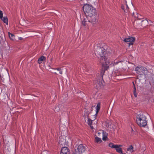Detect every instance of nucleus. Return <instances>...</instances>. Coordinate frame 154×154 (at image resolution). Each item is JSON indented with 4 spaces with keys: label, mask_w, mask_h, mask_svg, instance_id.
Segmentation results:
<instances>
[{
    "label": "nucleus",
    "mask_w": 154,
    "mask_h": 154,
    "mask_svg": "<svg viewBox=\"0 0 154 154\" xmlns=\"http://www.w3.org/2000/svg\"><path fill=\"white\" fill-rule=\"evenodd\" d=\"M109 147H111V148L115 149V147L116 146V145H115L114 143H110L109 144Z\"/></svg>",
    "instance_id": "aec40b11"
},
{
    "label": "nucleus",
    "mask_w": 154,
    "mask_h": 154,
    "mask_svg": "<svg viewBox=\"0 0 154 154\" xmlns=\"http://www.w3.org/2000/svg\"><path fill=\"white\" fill-rule=\"evenodd\" d=\"M126 7H127V8H126V10H124V8H125L124 6L123 5H122L121 6L122 9L123 10H124V11L125 12H127L128 11H129V8H128L127 4H126Z\"/></svg>",
    "instance_id": "a211bd4d"
},
{
    "label": "nucleus",
    "mask_w": 154,
    "mask_h": 154,
    "mask_svg": "<svg viewBox=\"0 0 154 154\" xmlns=\"http://www.w3.org/2000/svg\"><path fill=\"white\" fill-rule=\"evenodd\" d=\"M95 53L99 59L100 62H102L105 60V55L106 53V50L103 47H100L96 45L94 47Z\"/></svg>",
    "instance_id": "f03ea898"
},
{
    "label": "nucleus",
    "mask_w": 154,
    "mask_h": 154,
    "mask_svg": "<svg viewBox=\"0 0 154 154\" xmlns=\"http://www.w3.org/2000/svg\"><path fill=\"white\" fill-rule=\"evenodd\" d=\"M116 152L119 153H122V150L121 148L119 147L118 146V145H116V146L115 148Z\"/></svg>",
    "instance_id": "9b49d317"
},
{
    "label": "nucleus",
    "mask_w": 154,
    "mask_h": 154,
    "mask_svg": "<svg viewBox=\"0 0 154 154\" xmlns=\"http://www.w3.org/2000/svg\"><path fill=\"white\" fill-rule=\"evenodd\" d=\"M128 151L129 152V153H131L134 151V148L132 145H130L127 149Z\"/></svg>",
    "instance_id": "f8f14e48"
},
{
    "label": "nucleus",
    "mask_w": 154,
    "mask_h": 154,
    "mask_svg": "<svg viewBox=\"0 0 154 154\" xmlns=\"http://www.w3.org/2000/svg\"><path fill=\"white\" fill-rule=\"evenodd\" d=\"M60 138H61V137H60L59 138V143H61L60 142Z\"/></svg>",
    "instance_id": "7c9ffc66"
},
{
    "label": "nucleus",
    "mask_w": 154,
    "mask_h": 154,
    "mask_svg": "<svg viewBox=\"0 0 154 154\" xmlns=\"http://www.w3.org/2000/svg\"><path fill=\"white\" fill-rule=\"evenodd\" d=\"M103 138L102 139L103 140H106V139L107 138V134L106 133L104 132L103 131Z\"/></svg>",
    "instance_id": "2eb2a0df"
},
{
    "label": "nucleus",
    "mask_w": 154,
    "mask_h": 154,
    "mask_svg": "<svg viewBox=\"0 0 154 154\" xmlns=\"http://www.w3.org/2000/svg\"><path fill=\"white\" fill-rule=\"evenodd\" d=\"M100 108V103H97V104L96 107V114L94 115V118L96 117L97 115L98 114L99 110Z\"/></svg>",
    "instance_id": "1a4fd4ad"
},
{
    "label": "nucleus",
    "mask_w": 154,
    "mask_h": 154,
    "mask_svg": "<svg viewBox=\"0 0 154 154\" xmlns=\"http://www.w3.org/2000/svg\"><path fill=\"white\" fill-rule=\"evenodd\" d=\"M64 140V139H63V140L62 141H63Z\"/></svg>",
    "instance_id": "f704fd0d"
},
{
    "label": "nucleus",
    "mask_w": 154,
    "mask_h": 154,
    "mask_svg": "<svg viewBox=\"0 0 154 154\" xmlns=\"http://www.w3.org/2000/svg\"><path fill=\"white\" fill-rule=\"evenodd\" d=\"M88 123L89 125H92V120H91L90 119H88Z\"/></svg>",
    "instance_id": "412c9836"
},
{
    "label": "nucleus",
    "mask_w": 154,
    "mask_h": 154,
    "mask_svg": "<svg viewBox=\"0 0 154 154\" xmlns=\"http://www.w3.org/2000/svg\"><path fill=\"white\" fill-rule=\"evenodd\" d=\"M133 15H134V13H133L132 14Z\"/></svg>",
    "instance_id": "473e14b6"
},
{
    "label": "nucleus",
    "mask_w": 154,
    "mask_h": 154,
    "mask_svg": "<svg viewBox=\"0 0 154 154\" xmlns=\"http://www.w3.org/2000/svg\"><path fill=\"white\" fill-rule=\"evenodd\" d=\"M1 39H0V44H1Z\"/></svg>",
    "instance_id": "72a5a7b5"
},
{
    "label": "nucleus",
    "mask_w": 154,
    "mask_h": 154,
    "mask_svg": "<svg viewBox=\"0 0 154 154\" xmlns=\"http://www.w3.org/2000/svg\"><path fill=\"white\" fill-rule=\"evenodd\" d=\"M60 154H69V149L66 147H63L61 149Z\"/></svg>",
    "instance_id": "6e6552de"
},
{
    "label": "nucleus",
    "mask_w": 154,
    "mask_h": 154,
    "mask_svg": "<svg viewBox=\"0 0 154 154\" xmlns=\"http://www.w3.org/2000/svg\"><path fill=\"white\" fill-rule=\"evenodd\" d=\"M54 73L55 74H57V73L56 72H54Z\"/></svg>",
    "instance_id": "e433bc0d"
},
{
    "label": "nucleus",
    "mask_w": 154,
    "mask_h": 154,
    "mask_svg": "<svg viewBox=\"0 0 154 154\" xmlns=\"http://www.w3.org/2000/svg\"><path fill=\"white\" fill-rule=\"evenodd\" d=\"M122 154H126V153H122Z\"/></svg>",
    "instance_id": "c9c22d12"
},
{
    "label": "nucleus",
    "mask_w": 154,
    "mask_h": 154,
    "mask_svg": "<svg viewBox=\"0 0 154 154\" xmlns=\"http://www.w3.org/2000/svg\"><path fill=\"white\" fill-rule=\"evenodd\" d=\"M95 141L97 143H101V142L102 141L101 139L97 137H95Z\"/></svg>",
    "instance_id": "f3484780"
},
{
    "label": "nucleus",
    "mask_w": 154,
    "mask_h": 154,
    "mask_svg": "<svg viewBox=\"0 0 154 154\" xmlns=\"http://www.w3.org/2000/svg\"><path fill=\"white\" fill-rule=\"evenodd\" d=\"M135 40V38L131 37H128V38H125L124 41L125 42H128L130 43L129 44V46L133 44V42H134Z\"/></svg>",
    "instance_id": "423d86ee"
},
{
    "label": "nucleus",
    "mask_w": 154,
    "mask_h": 154,
    "mask_svg": "<svg viewBox=\"0 0 154 154\" xmlns=\"http://www.w3.org/2000/svg\"><path fill=\"white\" fill-rule=\"evenodd\" d=\"M55 69L57 70L58 71H59L61 70V69L60 68H56Z\"/></svg>",
    "instance_id": "a878e982"
},
{
    "label": "nucleus",
    "mask_w": 154,
    "mask_h": 154,
    "mask_svg": "<svg viewBox=\"0 0 154 154\" xmlns=\"http://www.w3.org/2000/svg\"><path fill=\"white\" fill-rule=\"evenodd\" d=\"M59 73L61 74H62L63 73L62 71L60 70V71Z\"/></svg>",
    "instance_id": "c85d7f7f"
},
{
    "label": "nucleus",
    "mask_w": 154,
    "mask_h": 154,
    "mask_svg": "<svg viewBox=\"0 0 154 154\" xmlns=\"http://www.w3.org/2000/svg\"><path fill=\"white\" fill-rule=\"evenodd\" d=\"M138 17H139V16H137V18H138Z\"/></svg>",
    "instance_id": "58836bf2"
},
{
    "label": "nucleus",
    "mask_w": 154,
    "mask_h": 154,
    "mask_svg": "<svg viewBox=\"0 0 154 154\" xmlns=\"http://www.w3.org/2000/svg\"><path fill=\"white\" fill-rule=\"evenodd\" d=\"M147 22V20H143L142 21V22Z\"/></svg>",
    "instance_id": "c756f323"
},
{
    "label": "nucleus",
    "mask_w": 154,
    "mask_h": 154,
    "mask_svg": "<svg viewBox=\"0 0 154 154\" xmlns=\"http://www.w3.org/2000/svg\"><path fill=\"white\" fill-rule=\"evenodd\" d=\"M82 24L84 26H85L87 24L86 23L87 22V20L85 19V18L84 19H83L82 20Z\"/></svg>",
    "instance_id": "6ab92c4d"
},
{
    "label": "nucleus",
    "mask_w": 154,
    "mask_h": 154,
    "mask_svg": "<svg viewBox=\"0 0 154 154\" xmlns=\"http://www.w3.org/2000/svg\"><path fill=\"white\" fill-rule=\"evenodd\" d=\"M135 70L137 74L140 75H146L148 73L147 69L143 66H137L135 68Z\"/></svg>",
    "instance_id": "20e7f679"
},
{
    "label": "nucleus",
    "mask_w": 154,
    "mask_h": 154,
    "mask_svg": "<svg viewBox=\"0 0 154 154\" xmlns=\"http://www.w3.org/2000/svg\"><path fill=\"white\" fill-rule=\"evenodd\" d=\"M83 10L88 21L93 24L96 22L97 13L95 8L91 5L88 4H85L83 7Z\"/></svg>",
    "instance_id": "f257e3e1"
},
{
    "label": "nucleus",
    "mask_w": 154,
    "mask_h": 154,
    "mask_svg": "<svg viewBox=\"0 0 154 154\" xmlns=\"http://www.w3.org/2000/svg\"><path fill=\"white\" fill-rule=\"evenodd\" d=\"M104 62H105V63L106 67H112L113 66V62L111 61L109 59L106 58V57H105V60H103V62L100 63H102Z\"/></svg>",
    "instance_id": "0eeeda50"
},
{
    "label": "nucleus",
    "mask_w": 154,
    "mask_h": 154,
    "mask_svg": "<svg viewBox=\"0 0 154 154\" xmlns=\"http://www.w3.org/2000/svg\"><path fill=\"white\" fill-rule=\"evenodd\" d=\"M134 85V90H133V94L134 96L135 97H137V94L136 92V88L135 86V85L134 82H133Z\"/></svg>",
    "instance_id": "dca6fc26"
},
{
    "label": "nucleus",
    "mask_w": 154,
    "mask_h": 154,
    "mask_svg": "<svg viewBox=\"0 0 154 154\" xmlns=\"http://www.w3.org/2000/svg\"><path fill=\"white\" fill-rule=\"evenodd\" d=\"M119 63H120V62H118L117 61L115 60L114 61V62H113V66H114L117 64Z\"/></svg>",
    "instance_id": "4be33fe9"
},
{
    "label": "nucleus",
    "mask_w": 154,
    "mask_h": 154,
    "mask_svg": "<svg viewBox=\"0 0 154 154\" xmlns=\"http://www.w3.org/2000/svg\"><path fill=\"white\" fill-rule=\"evenodd\" d=\"M3 17V14L2 11H0V19H1Z\"/></svg>",
    "instance_id": "b1692460"
},
{
    "label": "nucleus",
    "mask_w": 154,
    "mask_h": 154,
    "mask_svg": "<svg viewBox=\"0 0 154 154\" xmlns=\"http://www.w3.org/2000/svg\"><path fill=\"white\" fill-rule=\"evenodd\" d=\"M8 34L9 37L11 40H14L15 39V36L14 34L10 33L9 32H8Z\"/></svg>",
    "instance_id": "ddd939ff"
},
{
    "label": "nucleus",
    "mask_w": 154,
    "mask_h": 154,
    "mask_svg": "<svg viewBox=\"0 0 154 154\" xmlns=\"http://www.w3.org/2000/svg\"><path fill=\"white\" fill-rule=\"evenodd\" d=\"M89 126H90V127L92 129L93 128V126H92V124L91 125H89Z\"/></svg>",
    "instance_id": "cd10ccee"
},
{
    "label": "nucleus",
    "mask_w": 154,
    "mask_h": 154,
    "mask_svg": "<svg viewBox=\"0 0 154 154\" xmlns=\"http://www.w3.org/2000/svg\"><path fill=\"white\" fill-rule=\"evenodd\" d=\"M118 146L119 147H120V148H122V145H118Z\"/></svg>",
    "instance_id": "bb28decb"
},
{
    "label": "nucleus",
    "mask_w": 154,
    "mask_h": 154,
    "mask_svg": "<svg viewBox=\"0 0 154 154\" xmlns=\"http://www.w3.org/2000/svg\"><path fill=\"white\" fill-rule=\"evenodd\" d=\"M93 120H94L95 119H96V118H94V116H93Z\"/></svg>",
    "instance_id": "2f4dec72"
},
{
    "label": "nucleus",
    "mask_w": 154,
    "mask_h": 154,
    "mask_svg": "<svg viewBox=\"0 0 154 154\" xmlns=\"http://www.w3.org/2000/svg\"><path fill=\"white\" fill-rule=\"evenodd\" d=\"M1 19L4 23H5L7 25L8 24V19L6 17H3Z\"/></svg>",
    "instance_id": "4468645a"
},
{
    "label": "nucleus",
    "mask_w": 154,
    "mask_h": 154,
    "mask_svg": "<svg viewBox=\"0 0 154 154\" xmlns=\"http://www.w3.org/2000/svg\"><path fill=\"white\" fill-rule=\"evenodd\" d=\"M116 54V53H114L113 51H112L111 53V56L112 57H113L115 56Z\"/></svg>",
    "instance_id": "393cba45"
},
{
    "label": "nucleus",
    "mask_w": 154,
    "mask_h": 154,
    "mask_svg": "<svg viewBox=\"0 0 154 154\" xmlns=\"http://www.w3.org/2000/svg\"><path fill=\"white\" fill-rule=\"evenodd\" d=\"M100 86H101V84L100 83Z\"/></svg>",
    "instance_id": "4c0bfd02"
},
{
    "label": "nucleus",
    "mask_w": 154,
    "mask_h": 154,
    "mask_svg": "<svg viewBox=\"0 0 154 154\" xmlns=\"http://www.w3.org/2000/svg\"><path fill=\"white\" fill-rule=\"evenodd\" d=\"M46 58L43 56H42L40 57L38 59V62L39 64H41L43 61H45Z\"/></svg>",
    "instance_id": "9d476101"
},
{
    "label": "nucleus",
    "mask_w": 154,
    "mask_h": 154,
    "mask_svg": "<svg viewBox=\"0 0 154 154\" xmlns=\"http://www.w3.org/2000/svg\"><path fill=\"white\" fill-rule=\"evenodd\" d=\"M59 110H60V108L58 107H57V106L54 109V111H55V112H58Z\"/></svg>",
    "instance_id": "5701e85b"
},
{
    "label": "nucleus",
    "mask_w": 154,
    "mask_h": 154,
    "mask_svg": "<svg viewBox=\"0 0 154 154\" xmlns=\"http://www.w3.org/2000/svg\"><path fill=\"white\" fill-rule=\"evenodd\" d=\"M137 122L140 127H144L147 124V120L145 116L142 114L140 113L137 116Z\"/></svg>",
    "instance_id": "7ed1b4c3"
},
{
    "label": "nucleus",
    "mask_w": 154,
    "mask_h": 154,
    "mask_svg": "<svg viewBox=\"0 0 154 154\" xmlns=\"http://www.w3.org/2000/svg\"><path fill=\"white\" fill-rule=\"evenodd\" d=\"M85 150V147L82 144H80L78 146L77 149H75V151L79 154H82L84 152Z\"/></svg>",
    "instance_id": "39448f33"
}]
</instances>
